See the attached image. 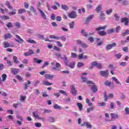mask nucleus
I'll use <instances>...</instances> for the list:
<instances>
[{"mask_svg": "<svg viewBox=\"0 0 129 129\" xmlns=\"http://www.w3.org/2000/svg\"><path fill=\"white\" fill-rule=\"evenodd\" d=\"M104 85H105V86L110 87L111 85V82H110L108 80H106L104 82Z\"/></svg>", "mask_w": 129, "mask_h": 129, "instance_id": "473e14b6", "label": "nucleus"}, {"mask_svg": "<svg viewBox=\"0 0 129 129\" xmlns=\"http://www.w3.org/2000/svg\"><path fill=\"white\" fill-rule=\"evenodd\" d=\"M46 79H53L54 78V75L50 74H46L45 76Z\"/></svg>", "mask_w": 129, "mask_h": 129, "instance_id": "aec40b11", "label": "nucleus"}, {"mask_svg": "<svg viewBox=\"0 0 129 129\" xmlns=\"http://www.w3.org/2000/svg\"><path fill=\"white\" fill-rule=\"evenodd\" d=\"M121 5L123 7H127V6H128L129 5V2L127 0H123L121 2Z\"/></svg>", "mask_w": 129, "mask_h": 129, "instance_id": "6ab92c4d", "label": "nucleus"}, {"mask_svg": "<svg viewBox=\"0 0 129 129\" xmlns=\"http://www.w3.org/2000/svg\"><path fill=\"white\" fill-rule=\"evenodd\" d=\"M30 11L34 13V15H37V12L36 11V9H35V8H34L33 6L30 7Z\"/></svg>", "mask_w": 129, "mask_h": 129, "instance_id": "a19ab883", "label": "nucleus"}, {"mask_svg": "<svg viewBox=\"0 0 129 129\" xmlns=\"http://www.w3.org/2000/svg\"><path fill=\"white\" fill-rule=\"evenodd\" d=\"M92 86L91 88V89L93 92V93H96V92H97V91H98V89H97V87L96 86V85H95V83H93V82H92Z\"/></svg>", "mask_w": 129, "mask_h": 129, "instance_id": "0eeeda50", "label": "nucleus"}, {"mask_svg": "<svg viewBox=\"0 0 129 129\" xmlns=\"http://www.w3.org/2000/svg\"><path fill=\"white\" fill-rule=\"evenodd\" d=\"M7 63L8 64V66L11 67L13 66V63H12V61L9 59H7Z\"/></svg>", "mask_w": 129, "mask_h": 129, "instance_id": "13d9d810", "label": "nucleus"}, {"mask_svg": "<svg viewBox=\"0 0 129 129\" xmlns=\"http://www.w3.org/2000/svg\"><path fill=\"white\" fill-rule=\"evenodd\" d=\"M112 79L113 81L115 82L116 84H120V85L121 84V83L119 82V81H118V80L116 78L113 77H112Z\"/></svg>", "mask_w": 129, "mask_h": 129, "instance_id": "bb28decb", "label": "nucleus"}, {"mask_svg": "<svg viewBox=\"0 0 129 129\" xmlns=\"http://www.w3.org/2000/svg\"><path fill=\"white\" fill-rule=\"evenodd\" d=\"M31 84H32V83H31V81H30V80H28L27 83H25L24 90H27V89H28V87H29V86L28 85H30Z\"/></svg>", "mask_w": 129, "mask_h": 129, "instance_id": "2eb2a0df", "label": "nucleus"}, {"mask_svg": "<svg viewBox=\"0 0 129 129\" xmlns=\"http://www.w3.org/2000/svg\"><path fill=\"white\" fill-rule=\"evenodd\" d=\"M5 5L8 8V9H9V10H13V7L11 6L10 2L7 1Z\"/></svg>", "mask_w": 129, "mask_h": 129, "instance_id": "a878e982", "label": "nucleus"}, {"mask_svg": "<svg viewBox=\"0 0 129 129\" xmlns=\"http://www.w3.org/2000/svg\"><path fill=\"white\" fill-rule=\"evenodd\" d=\"M111 13H112V9H110L107 10L106 11V14L108 15H110V14H111Z\"/></svg>", "mask_w": 129, "mask_h": 129, "instance_id": "de8ad7c7", "label": "nucleus"}, {"mask_svg": "<svg viewBox=\"0 0 129 129\" xmlns=\"http://www.w3.org/2000/svg\"><path fill=\"white\" fill-rule=\"evenodd\" d=\"M93 109H94L93 107L88 108L87 109V112L88 113H89V112H90V111H93Z\"/></svg>", "mask_w": 129, "mask_h": 129, "instance_id": "052dcab7", "label": "nucleus"}, {"mask_svg": "<svg viewBox=\"0 0 129 129\" xmlns=\"http://www.w3.org/2000/svg\"><path fill=\"white\" fill-rule=\"evenodd\" d=\"M26 98H27L26 96H21L20 97V101H24V100H25Z\"/></svg>", "mask_w": 129, "mask_h": 129, "instance_id": "69168bd1", "label": "nucleus"}, {"mask_svg": "<svg viewBox=\"0 0 129 129\" xmlns=\"http://www.w3.org/2000/svg\"><path fill=\"white\" fill-rule=\"evenodd\" d=\"M1 18L2 20H10V17H9V16H1Z\"/></svg>", "mask_w": 129, "mask_h": 129, "instance_id": "8fccbe9b", "label": "nucleus"}, {"mask_svg": "<svg viewBox=\"0 0 129 129\" xmlns=\"http://www.w3.org/2000/svg\"><path fill=\"white\" fill-rule=\"evenodd\" d=\"M14 25L18 28V29H20V28H21V23L20 22H16L14 23Z\"/></svg>", "mask_w": 129, "mask_h": 129, "instance_id": "3c124183", "label": "nucleus"}, {"mask_svg": "<svg viewBox=\"0 0 129 129\" xmlns=\"http://www.w3.org/2000/svg\"><path fill=\"white\" fill-rule=\"evenodd\" d=\"M71 57L72 58H77V54L74 52H72Z\"/></svg>", "mask_w": 129, "mask_h": 129, "instance_id": "bf43d9fd", "label": "nucleus"}, {"mask_svg": "<svg viewBox=\"0 0 129 129\" xmlns=\"http://www.w3.org/2000/svg\"><path fill=\"white\" fill-rule=\"evenodd\" d=\"M38 10L40 12L42 18H43L44 20H47V17L46 16V14H45V13H44L43 11L41 10V9H40V8H38Z\"/></svg>", "mask_w": 129, "mask_h": 129, "instance_id": "ddd939ff", "label": "nucleus"}, {"mask_svg": "<svg viewBox=\"0 0 129 129\" xmlns=\"http://www.w3.org/2000/svg\"><path fill=\"white\" fill-rule=\"evenodd\" d=\"M121 23H124L125 26H128L129 19L128 18L124 17L120 19Z\"/></svg>", "mask_w": 129, "mask_h": 129, "instance_id": "6e6552de", "label": "nucleus"}, {"mask_svg": "<svg viewBox=\"0 0 129 129\" xmlns=\"http://www.w3.org/2000/svg\"><path fill=\"white\" fill-rule=\"evenodd\" d=\"M110 108L111 109H114V103L111 102L110 103Z\"/></svg>", "mask_w": 129, "mask_h": 129, "instance_id": "6e6d98bb", "label": "nucleus"}, {"mask_svg": "<svg viewBox=\"0 0 129 129\" xmlns=\"http://www.w3.org/2000/svg\"><path fill=\"white\" fill-rule=\"evenodd\" d=\"M6 27L8 28V29H11L12 28H14V25L12 22H8L7 24H6Z\"/></svg>", "mask_w": 129, "mask_h": 129, "instance_id": "b1692460", "label": "nucleus"}, {"mask_svg": "<svg viewBox=\"0 0 129 129\" xmlns=\"http://www.w3.org/2000/svg\"><path fill=\"white\" fill-rule=\"evenodd\" d=\"M13 61L15 64H19V63H20V61L18 60V57L15 55L13 56Z\"/></svg>", "mask_w": 129, "mask_h": 129, "instance_id": "393cba45", "label": "nucleus"}, {"mask_svg": "<svg viewBox=\"0 0 129 129\" xmlns=\"http://www.w3.org/2000/svg\"><path fill=\"white\" fill-rule=\"evenodd\" d=\"M74 25H75L74 21H72L70 23V28L71 29H73L74 28Z\"/></svg>", "mask_w": 129, "mask_h": 129, "instance_id": "5fc2aeb1", "label": "nucleus"}, {"mask_svg": "<svg viewBox=\"0 0 129 129\" xmlns=\"http://www.w3.org/2000/svg\"><path fill=\"white\" fill-rule=\"evenodd\" d=\"M117 44L115 42L112 43L111 44H110V45L111 46V48H114V47H116Z\"/></svg>", "mask_w": 129, "mask_h": 129, "instance_id": "0e129e2a", "label": "nucleus"}, {"mask_svg": "<svg viewBox=\"0 0 129 129\" xmlns=\"http://www.w3.org/2000/svg\"><path fill=\"white\" fill-rule=\"evenodd\" d=\"M77 43L79 45H81L82 48H87L88 47L87 44H86V43H83L81 40H77Z\"/></svg>", "mask_w": 129, "mask_h": 129, "instance_id": "f8f14e48", "label": "nucleus"}, {"mask_svg": "<svg viewBox=\"0 0 129 129\" xmlns=\"http://www.w3.org/2000/svg\"><path fill=\"white\" fill-rule=\"evenodd\" d=\"M99 106H105L106 105V103L103 102H100L98 103Z\"/></svg>", "mask_w": 129, "mask_h": 129, "instance_id": "603ef678", "label": "nucleus"}, {"mask_svg": "<svg viewBox=\"0 0 129 129\" xmlns=\"http://www.w3.org/2000/svg\"><path fill=\"white\" fill-rule=\"evenodd\" d=\"M105 14L104 13H102V12H101L100 14V19L103 21L105 19Z\"/></svg>", "mask_w": 129, "mask_h": 129, "instance_id": "c756f323", "label": "nucleus"}, {"mask_svg": "<svg viewBox=\"0 0 129 129\" xmlns=\"http://www.w3.org/2000/svg\"><path fill=\"white\" fill-rule=\"evenodd\" d=\"M105 49L107 51H109V50H111V49L112 48H111L110 44H108V45H107L105 47Z\"/></svg>", "mask_w": 129, "mask_h": 129, "instance_id": "49530a36", "label": "nucleus"}, {"mask_svg": "<svg viewBox=\"0 0 129 129\" xmlns=\"http://www.w3.org/2000/svg\"><path fill=\"white\" fill-rule=\"evenodd\" d=\"M7 74H4L2 76V81L4 82L7 80Z\"/></svg>", "mask_w": 129, "mask_h": 129, "instance_id": "ea45409f", "label": "nucleus"}, {"mask_svg": "<svg viewBox=\"0 0 129 129\" xmlns=\"http://www.w3.org/2000/svg\"><path fill=\"white\" fill-rule=\"evenodd\" d=\"M15 37L17 38V39H15V41L16 42H17V43H19V44H22L24 42V39H23L21 37L18 35H15Z\"/></svg>", "mask_w": 129, "mask_h": 129, "instance_id": "39448f33", "label": "nucleus"}, {"mask_svg": "<svg viewBox=\"0 0 129 129\" xmlns=\"http://www.w3.org/2000/svg\"><path fill=\"white\" fill-rule=\"evenodd\" d=\"M59 92L61 94H63V95H66V96H68V95L67 94V93H66V91L63 90H59Z\"/></svg>", "mask_w": 129, "mask_h": 129, "instance_id": "79ce46f5", "label": "nucleus"}, {"mask_svg": "<svg viewBox=\"0 0 129 129\" xmlns=\"http://www.w3.org/2000/svg\"><path fill=\"white\" fill-rule=\"evenodd\" d=\"M77 66L78 68H81V67H83V66H84V63L81 62H79L77 64Z\"/></svg>", "mask_w": 129, "mask_h": 129, "instance_id": "09e8293b", "label": "nucleus"}, {"mask_svg": "<svg viewBox=\"0 0 129 129\" xmlns=\"http://www.w3.org/2000/svg\"><path fill=\"white\" fill-rule=\"evenodd\" d=\"M114 17L115 19V21L117 22H118V21H119V19H120V17L117 16V14L115 13L114 14Z\"/></svg>", "mask_w": 129, "mask_h": 129, "instance_id": "c03bdc74", "label": "nucleus"}, {"mask_svg": "<svg viewBox=\"0 0 129 129\" xmlns=\"http://www.w3.org/2000/svg\"><path fill=\"white\" fill-rule=\"evenodd\" d=\"M113 96H114V95H113V94H112V93H110L108 95V96H107L106 95V92H105L104 96V97L105 98V99H104L105 101H107L108 98H113Z\"/></svg>", "mask_w": 129, "mask_h": 129, "instance_id": "9b49d317", "label": "nucleus"}, {"mask_svg": "<svg viewBox=\"0 0 129 129\" xmlns=\"http://www.w3.org/2000/svg\"><path fill=\"white\" fill-rule=\"evenodd\" d=\"M26 9H19L18 10V14H19V15H22V14H24V13H26Z\"/></svg>", "mask_w": 129, "mask_h": 129, "instance_id": "c9c22d12", "label": "nucleus"}, {"mask_svg": "<svg viewBox=\"0 0 129 129\" xmlns=\"http://www.w3.org/2000/svg\"><path fill=\"white\" fill-rule=\"evenodd\" d=\"M64 63L65 64L66 66H68V67H70V68H72L73 69L74 67H75V62H71L69 63V61L68 60V59H67Z\"/></svg>", "mask_w": 129, "mask_h": 129, "instance_id": "f03ea898", "label": "nucleus"}, {"mask_svg": "<svg viewBox=\"0 0 129 129\" xmlns=\"http://www.w3.org/2000/svg\"><path fill=\"white\" fill-rule=\"evenodd\" d=\"M63 101L66 102V103L68 104L70 101H71V99H70V98H64L63 99Z\"/></svg>", "mask_w": 129, "mask_h": 129, "instance_id": "a18cd8bd", "label": "nucleus"}, {"mask_svg": "<svg viewBox=\"0 0 129 129\" xmlns=\"http://www.w3.org/2000/svg\"><path fill=\"white\" fill-rule=\"evenodd\" d=\"M109 74V72L107 70L105 71H101L100 72V75L102 77H105V78H107Z\"/></svg>", "mask_w": 129, "mask_h": 129, "instance_id": "7ed1b4c3", "label": "nucleus"}, {"mask_svg": "<svg viewBox=\"0 0 129 129\" xmlns=\"http://www.w3.org/2000/svg\"><path fill=\"white\" fill-rule=\"evenodd\" d=\"M3 45L4 48H9V47H11V44L7 41L4 42Z\"/></svg>", "mask_w": 129, "mask_h": 129, "instance_id": "5701e85b", "label": "nucleus"}, {"mask_svg": "<svg viewBox=\"0 0 129 129\" xmlns=\"http://www.w3.org/2000/svg\"><path fill=\"white\" fill-rule=\"evenodd\" d=\"M33 60L34 62L37 63V64H40V63H42L43 62V60H42L41 59H37L36 57H34L33 58Z\"/></svg>", "mask_w": 129, "mask_h": 129, "instance_id": "7c9ffc66", "label": "nucleus"}, {"mask_svg": "<svg viewBox=\"0 0 129 129\" xmlns=\"http://www.w3.org/2000/svg\"><path fill=\"white\" fill-rule=\"evenodd\" d=\"M12 37V34L11 33H7L5 35L4 39L5 40H7L8 39H10Z\"/></svg>", "mask_w": 129, "mask_h": 129, "instance_id": "c85d7f7f", "label": "nucleus"}, {"mask_svg": "<svg viewBox=\"0 0 129 129\" xmlns=\"http://www.w3.org/2000/svg\"><path fill=\"white\" fill-rule=\"evenodd\" d=\"M55 56L57 59H61V60H63L64 61V63L67 60H68V57H67V56H66V54H61L59 53H56L55 54Z\"/></svg>", "mask_w": 129, "mask_h": 129, "instance_id": "f257e3e1", "label": "nucleus"}, {"mask_svg": "<svg viewBox=\"0 0 129 129\" xmlns=\"http://www.w3.org/2000/svg\"><path fill=\"white\" fill-rule=\"evenodd\" d=\"M115 56L116 57V58H117L118 59H120V58L121 57V54L117 53L115 55Z\"/></svg>", "mask_w": 129, "mask_h": 129, "instance_id": "680f3d73", "label": "nucleus"}, {"mask_svg": "<svg viewBox=\"0 0 129 129\" xmlns=\"http://www.w3.org/2000/svg\"><path fill=\"white\" fill-rule=\"evenodd\" d=\"M85 125H86L88 128H91V127H92V125H91V124H90L88 122H86V123L84 122L83 124H82V126H84Z\"/></svg>", "mask_w": 129, "mask_h": 129, "instance_id": "f3484780", "label": "nucleus"}, {"mask_svg": "<svg viewBox=\"0 0 129 129\" xmlns=\"http://www.w3.org/2000/svg\"><path fill=\"white\" fill-rule=\"evenodd\" d=\"M107 26H105L103 27H99L96 29V31H100V30H105L106 29Z\"/></svg>", "mask_w": 129, "mask_h": 129, "instance_id": "4c0bfd02", "label": "nucleus"}, {"mask_svg": "<svg viewBox=\"0 0 129 129\" xmlns=\"http://www.w3.org/2000/svg\"><path fill=\"white\" fill-rule=\"evenodd\" d=\"M93 19V15L89 16L86 19V24H88Z\"/></svg>", "mask_w": 129, "mask_h": 129, "instance_id": "412c9836", "label": "nucleus"}, {"mask_svg": "<svg viewBox=\"0 0 129 129\" xmlns=\"http://www.w3.org/2000/svg\"><path fill=\"white\" fill-rule=\"evenodd\" d=\"M48 120L50 122H55V120L54 119V117H49Z\"/></svg>", "mask_w": 129, "mask_h": 129, "instance_id": "864d4df0", "label": "nucleus"}, {"mask_svg": "<svg viewBox=\"0 0 129 129\" xmlns=\"http://www.w3.org/2000/svg\"><path fill=\"white\" fill-rule=\"evenodd\" d=\"M115 32V30L113 28H111V29H109L107 30V34H112V33H114Z\"/></svg>", "mask_w": 129, "mask_h": 129, "instance_id": "58836bf2", "label": "nucleus"}, {"mask_svg": "<svg viewBox=\"0 0 129 129\" xmlns=\"http://www.w3.org/2000/svg\"><path fill=\"white\" fill-rule=\"evenodd\" d=\"M61 9L64 11H68V10H69V7L67 5H61Z\"/></svg>", "mask_w": 129, "mask_h": 129, "instance_id": "e433bc0d", "label": "nucleus"}, {"mask_svg": "<svg viewBox=\"0 0 129 129\" xmlns=\"http://www.w3.org/2000/svg\"><path fill=\"white\" fill-rule=\"evenodd\" d=\"M81 79L83 80V82H86L87 84L88 85H90V86H91V84H92V81H88L87 78L85 77H81Z\"/></svg>", "mask_w": 129, "mask_h": 129, "instance_id": "9d476101", "label": "nucleus"}, {"mask_svg": "<svg viewBox=\"0 0 129 129\" xmlns=\"http://www.w3.org/2000/svg\"><path fill=\"white\" fill-rule=\"evenodd\" d=\"M77 105L80 110H82V109H83V105H82V104H81V103H77Z\"/></svg>", "mask_w": 129, "mask_h": 129, "instance_id": "72a5a7b5", "label": "nucleus"}, {"mask_svg": "<svg viewBox=\"0 0 129 129\" xmlns=\"http://www.w3.org/2000/svg\"><path fill=\"white\" fill-rule=\"evenodd\" d=\"M35 125L36 127H41V126H42V124H41V123H35Z\"/></svg>", "mask_w": 129, "mask_h": 129, "instance_id": "e2e57ef3", "label": "nucleus"}, {"mask_svg": "<svg viewBox=\"0 0 129 129\" xmlns=\"http://www.w3.org/2000/svg\"><path fill=\"white\" fill-rule=\"evenodd\" d=\"M96 10L97 12V13H99V12L101 11V6H97V7L96 8Z\"/></svg>", "mask_w": 129, "mask_h": 129, "instance_id": "4d7b16f0", "label": "nucleus"}, {"mask_svg": "<svg viewBox=\"0 0 129 129\" xmlns=\"http://www.w3.org/2000/svg\"><path fill=\"white\" fill-rule=\"evenodd\" d=\"M129 35V30L126 29L124 31V32L122 33V37H125V36Z\"/></svg>", "mask_w": 129, "mask_h": 129, "instance_id": "cd10ccee", "label": "nucleus"}, {"mask_svg": "<svg viewBox=\"0 0 129 129\" xmlns=\"http://www.w3.org/2000/svg\"><path fill=\"white\" fill-rule=\"evenodd\" d=\"M43 83L44 85H46L47 86H48L49 85H52L53 83H49L46 81H43Z\"/></svg>", "mask_w": 129, "mask_h": 129, "instance_id": "37998d69", "label": "nucleus"}, {"mask_svg": "<svg viewBox=\"0 0 129 129\" xmlns=\"http://www.w3.org/2000/svg\"><path fill=\"white\" fill-rule=\"evenodd\" d=\"M125 112L126 114H129V108L125 107Z\"/></svg>", "mask_w": 129, "mask_h": 129, "instance_id": "774afa93", "label": "nucleus"}, {"mask_svg": "<svg viewBox=\"0 0 129 129\" xmlns=\"http://www.w3.org/2000/svg\"><path fill=\"white\" fill-rule=\"evenodd\" d=\"M71 93H72L73 95L76 96L77 94V90L75 88V86L74 85L71 86Z\"/></svg>", "mask_w": 129, "mask_h": 129, "instance_id": "423d86ee", "label": "nucleus"}, {"mask_svg": "<svg viewBox=\"0 0 129 129\" xmlns=\"http://www.w3.org/2000/svg\"><path fill=\"white\" fill-rule=\"evenodd\" d=\"M27 42H28V43H30V44H37V42L34 40H32L31 38H29L27 40Z\"/></svg>", "mask_w": 129, "mask_h": 129, "instance_id": "2f4dec72", "label": "nucleus"}, {"mask_svg": "<svg viewBox=\"0 0 129 129\" xmlns=\"http://www.w3.org/2000/svg\"><path fill=\"white\" fill-rule=\"evenodd\" d=\"M98 35H99V36H106L107 33H106V32L104 31H99L98 32Z\"/></svg>", "mask_w": 129, "mask_h": 129, "instance_id": "a211bd4d", "label": "nucleus"}, {"mask_svg": "<svg viewBox=\"0 0 129 129\" xmlns=\"http://www.w3.org/2000/svg\"><path fill=\"white\" fill-rule=\"evenodd\" d=\"M19 71H20V69H17V68L11 69V73H12V74H14V75L18 74Z\"/></svg>", "mask_w": 129, "mask_h": 129, "instance_id": "4468645a", "label": "nucleus"}, {"mask_svg": "<svg viewBox=\"0 0 129 129\" xmlns=\"http://www.w3.org/2000/svg\"><path fill=\"white\" fill-rule=\"evenodd\" d=\"M111 118H114L115 119H116L117 118H119V116L118 115L114 113H111Z\"/></svg>", "mask_w": 129, "mask_h": 129, "instance_id": "4be33fe9", "label": "nucleus"}, {"mask_svg": "<svg viewBox=\"0 0 129 129\" xmlns=\"http://www.w3.org/2000/svg\"><path fill=\"white\" fill-rule=\"evenodd\" d=\"M91 64L92 66L97 67V68H98V69H101V68H102V66L101 64V63H99L96 61H93Z\"/></svg>", "mask_w": 129, "mask_h": 129, "instance_id": "1a4fd4ad", "label": "nucleus"}, {"mask_svg": "<svg viewBox=\"0 0 129 129\" xmlns=\"http://www.w3.org/2000/svg\"><path fill=\"white\" fill-rule=\"evenodd\" d=\"M54 109H62V108H61V106H59L58 104H55L53 106Z\"/></svg>", "mask_w": 129, "mask_h": 129, "instance_id": "f704fd0d", "label": "nucleus"}, {"mask_svg": "<svg viewBox=\"0 0 129 129\" xmlns=\"http://www.w3.org/2000/svg\"><path fill=\"white\" fill-rule=\"evenodd\" d=\"M69 18L70 19H76V17H77V14H76V11H72L68 15Z\"/></svg>", "mask_w": 129, "mask_h": 129, "instance_id": "20e7f679", "label": "nucleus"}, {"mask_svg": "<svg viewBox=\"0 0 129 129\" xmlns=\"http://www.w3.org/2000/svg\"><path fill=\"white\" fill-rule=\"evenodd\" d=\"M81 34H82L83 35V36H84L86 38H87L88 37H89L88 33L86 32L85 30H84V29H82L81 30Z\"/></svg>", "mask_w": 129, "mask_h": 129, "instance_id": "dca6fc26", "label": "nucleus"}, {"mask_svg": "<svg viewBox=\"0 0 129 129\" xmlns=\"http://www.w3.org/2000/svg\"><path fill=\"white\" fill-rule=\"evenodd\" d=\"M16 14H17V13L15 11L10 12L9 13V16H14V15H16Z\"/></svg>", "mask_w": 129, "mask_h": 129, "instance_id": "338daca9", "label": "nucleus"}]
</instances>
